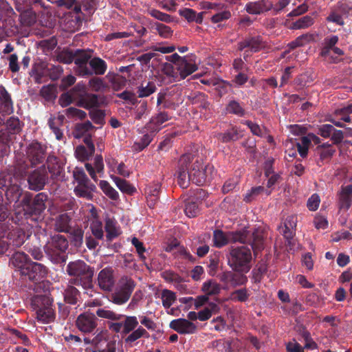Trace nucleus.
<instances>
[{"mask_svg": "<svg viewBox=\"0 0 352 352\" xmlns=\"http://www.w3.org/2000/svg\"><path fill=\"white\" fill-rule=\"evenodd\" d=\"M212 171L213 167L209 164L204 166L201 159L190 154L184 155L179 160L178 184L182 188H187L190 181L202 186L211 179Z\"/></svg>", "mask_w": 352, "mask_h": 352, "instance_id": "1", "label": "nucleus"}, {"mask_svg": "<svg viewBox=\"0 0 352 352\" xmlns=\"http://www.w3.org/2000/svg\"><path fill=\"white\" fill-rule=\"evenodd\" d=\"M251 251L244 245L232 247L228 256V263L236 272L248 273L251 269Z\"/></svg>", "mask_w": 352, "mask_h": 352, "instance_id": "2", "label": "nucleus"}, {"mask_svg": "<svg viewBox=\"0 0 352 352\" xmlns=\"http://www.w3.org/2000/svg\"><path fill=\"white\" fill-rule=\"evenodd\" d=\"M68 248V241L61 234H55L50 237L44 246V250L50 260L56 263L66 261V251Z\"/></svg>", "mask_w": 352, "mask_h": 352, "instance_id": "3", "label": "nucleus"}, {"mask_svg": "<svg viewBox=\"0 0 352 352\" xmlns=\"http://www.w3.org/2000/svg\"><path fill=\"white\" fill-rule=\"evenodd\" d=\"M32 306L36 311V318L38 322L47 324L54 321L55 313L52 299L47 294L34 296L32 298Z\"/></svg>", "mask_w": 352, "mask_h": 352, "instance_id": "4", "label": "nucleus"}, {"mask_svg": "<svg viewBox=\"0 0 352 352\" xmlns=\"http://www.w3.org/2000/svg\"><path fill=\"white\" fill-rule=\"evenodd\" d=\"M69 275L79 278L83 287H89L91 285L94 272L84 261L71 262L67 267Z\"/></svg>", "mask_w": 352, "mask_h": 352, "instance_id": "5", "label": "nucleus"}, {"mask_svg": "<svg viewBox=\"0 0 352 352\" xmlns=\"http://www.w3.org/2000/svg\"><path fill=\"white\" fill-rule=\"evenodd\" d=\"M134 281L128 277H122L118 282L116 291L111 294V302L116 305H123L126 302L135 288Z\"/></svg>", "mask_w": 352, "mask_h": 352, "instance_id": "6", "label": "nucleus"}, {"mask_svg": "<svg viewBox=\"0 0 352 352\" xmlns=\"http://www.w3.org/2000/svg\"><path fill=\"white\" fill-rule=\"evenodd\" d=\"M247 234L245 232H228L225 234L221 230L214 232L213 241L216 247L221 248L229 242H240L245 243L248 242Z\"/></svg>", "mask_w": 352, "mask_h": 352, "instance_id": "7", "label": "nucleus"}, {"mask_svg": "<svg viewBox=\"0 0 352 352\" xmlns=\"http://www.w3.org/2000/svg\"><path fill=\"white\" fill-rule=\"evenodd\" d=\"M47 274V270L43 264L32 261L28 268L25 270H23V274L22 276L37 283L45 278Z\"/></svg>", "mask_w": 352, "mask_h": 352, "instance_id": "8", "label": "nucleus"}, {"mask_svg": "<svg viewBox=\"0 0 352 352\" xmlns=\"http://www.w3.org/2000/svg\"><path fill=\"white\" fill-rule=\"evenodd\" d=\"M89 66L91 69L87 68V65H80V74L82 76L91 75L95 74L96 75H102L105 73L107 69V65L104 60L102 59L95 57L89 60Z\"/></svg>", "mask_w": 352, "mask_h": 352, "instance_id": "9", "label": "nucleus"}, {"mask_svg": "<svg viewBox=\"0 0 352 352\" xmlns=\"http://www.w3.org/2000/svg\"><path fill=\"white\" fill-rule=\"evenodd\" d=\"M297 223V217L289 215L283 221V225L280 226L279 229L284 237L286 239L289 245L294 246L293 236L295 234V228Z\"/></svg>", "mask_w": 352, "mask_h": 352, "instance_id": "10", "label": "nucleus"}, {"mask_svg": "<svg viewBox=\"0 0 352 352\" xmlns=\"http://www.w3.org/2000/svg\"><path fill=\"white\" fill-rule=\"evenodd\" d=\"M76 326L80 331L90 333L97 326L96 318L93 314H82L77 318Z\"/></svg>", "mask_w": 352, "mask_h": 352, "instance_id": "11", "label": "nucleus"}, {"mask_svg": "<svg viewBox=\"0 0 352 352\" xmlns=\"http://www.w3.org/2000/svg\"><path fill=\"white\" fill-rule=\"evenodd\" d=\"M175 67L182 79H184L198 69L195 60L192 58L187 56H184V59H180Z\"/></svg>", "mask_w": 352, "mask_h": 352, "instance_id": "12", "label": "nucleus"}, {"mask_svg": "<svg viewBox=\"0 0 352 352\" xmlns=\"http://www.w3.org/2000/svg\"><path fill=\"white\" fill-rule=\"evenodd\" d=\"M99 287L104 291H110L114 285L113 271L111 267L102 270L98 276Z\"/></svg>", "mask_w": 352, "mask_h": 352, "instance_id": "13", "label": "nucleus"}, {"mask_svg": "<svg viewBox=\"0 0 352 352\" xmlns=\"http://www.w3.org/2000/svg\"><path fill=\"white\" fill-rule=\"evenodd\" d=\"M31 262L27 254L20 252L14 253L10 260V265L18 270L21 276L23 274V270H26Z\"/></svg>", "mask_w": 352, "mask_h": 352, "instance_id": "14", "label": "nucleus"}, {"mask_svg": "<svg viewBox=\"0 0 352 352\" xmlns=\"http://www.w3.org/2000/svg\"><path fill=\"white\" fill-rule=\"evenodd\" d=\"M27 155L32 165L42 163L45 159L44 149L38 143H33L28 148Z\"/></svg>", "mask_w": 352, "mask_h": 352, "instance_id": "15", "label": "nucleus"}, {"mask_svg": "<svg viewBox=\"0 0 352 352\" xmlns=\"http://www.w3.org/2000/svg\"><path fill=\"white\" fill-rule=\"evenodd\" d=\"M170 327L179 333H192L195 331L196 326L189 320L183 318L173 320Z\"/></svg>", "mask_w": 352, "mask_h": 352, "instance_id": "16", "label": "nucleus"}, {"mask_svg": "<svg viewBox=\"0 0 352 352\" xmlns=\"http://www.w3.org/2000/svg\"><path fill=\"white\" fill-rule=\"evenodd\" d=\"M312 142L317 144L320 142V140L316 135L309 133L307 136L302 137L300 142H296L297 150L302 157L307 156L309 145Z\"/></svg>", "mask_w": 352, "mask_h": 352, "instance_id": "17", "label": "nucleus"}, {"mask_svg": "<svg viewBox=\"0 0 352 352\" xmlns=\"http://www.w3.org/2000/svg\"><path fill=\"white\" fill-rule=\"evenodd\" d=\"M47 177L40 170L33 172L28 178L30 188L34 190H41L45 184Z\"/></svg>", "mask_w": 352, "mask_h": 352, "instance_id": "18", "label": "nucleus"}, {"mask_svg": "<svg viewBox=\"0 0 352 352\" xmlns=\"http://www.w3.org/2000/svg\"><path fill=\"white\" fill-rule=\"evenodd\" d=\"M101 103L102 101L99 96L96 94H86L78 101V104L80 107L89 109L97 108Z\"/></svg>", "mask_w": 352, "mask_h": 352, "instance_id": "19", "label": "nucleus"}, {"mask_svg": "<svg viewBox=\"0 0 352 352\" xmlns=\"http://www.w3.org/2000/svg\"><path fill=\"white\" fill-rule=\"evenodd\" d=\"M169 116L166 113H160L156 116L153 117L151 121L147 124L146 129L151 133L158 131L161 126L165 122L168 121Z\"/></svg>", "mask_w": 352, "mask_h": 352, "instance_id": "20", "label": "nucleus"}, {"mask_svg": "<svg viewBox=\"0 0 352 352\" xmlns=\"http://www.w3.org/2000/svg\"><path fill=\"white\" fill-rule=\"evenodd\" d=\"M85 168L89 173L91 177L96 181L97 175L96 173H102L104 169V164L102 157L100 155H97L94 158V165L89 163L85 164Z\"/></svg>", "mask_w": 352, "mask_h": 352, "instance_id": "21", "label": "nucleus"}, {"mask_svg": "<svg viewBox=\"0 0 352 352\" xmlns=\"http://www.w3.org/2000/svg\"><path fill=\"white\" fill-rule=\"evenodd\" d=\"M160 190V185L158 183L151 184L146 188L147 204L150 208H153L157 203Z\"/></svg>", "mask_w": 352, "mask_h": 352, "instance_id": "22", "label": "nucleus"}, {"mask_svg": "<svg viewBox=\"0 0 352 352\" xmlns=\"http://www.w3.org/2000/svg\"><path fill=\"white\" fill-rule=\"evenodd\" d=\"M352 203V185H349L342 188L340 194V208L347 210Z\"/></svg>", "mask_w": 352, "mask_h": 352, "instance_id": "23", "label": "nucleus"}, {"mask_svg": "<svg viewBox=\"0 0 352 352\" xmlns=\"http://www.w3.org/2000/svg\"><path fill=\"white\" fill-rule=\"evenodd\" d=\"M0 100L2 102L0 110L6 114L12 113L13 109L10 97L5 88L2 86H0Z\"/></svg>", "mask_w": 352, "mask_h": 352, "instance_id": "24", "label": "nucleus"}, {"mask_svg": "<svg viewBox=\"0 0 352 352\" xmlns=\"http://www.w3.org/2000/svg\"><path fill=\"white\" fill-rule=\"evenodd\" d=\"M263 47L259 37L246 39L239 44V50H243L246 47L250 48L251 52H256Z\"/></svg>", "mask_w": 352, "mask_h": 352, "instance_id": "25", "label": "nucleus"}, {"mask_svg": "<svg viewBox=\"0 0 352 352\" xmlns=\"http://www.w3.org/2000/svg\"><path fill=\"white\" fill-rule=\"evenodd\" d=\"M221 289V285L212 279L205 281L201 287L202 292L207 296L218 294L220 293Z\"/></svg>", "mask_w": 352, "mask_h": 352, "instance_id": "26", "label": "nucleus"}, {"mask_svg": "<svg viewBox=\"0 0 352 352\" xmlns=\"http://www.w3.org/2000/svg\"><path fill=\"white\" fill-rule=\"evenodd\" d=\"M252 239L250 242L251 245L254 252V254H256L257 252L261 250L264 247V234L261 230L257 229L252 233Z\"/></svg>", "mask_w": 352, "mask_h": 352, "instance_id": "27", "label": "nucleus"}, {"mask_svg": "<svg viewBox=\"0 0 352 352\" xmlns=\"http://www.w3.org/2000/svg\"><path fill=\"white\" fill-rule=\"evenodd\" d=\"M95 188L94 185L85 183L83 184H78L74 188L76 195L91 199L92 197L91 191Z\"/></svg>", "mask_w": 352, "mask_h": 352, "instance_id": "28", "label": "nucleus"}, {"mask_svg": "<svg viewBox=\"0 0 352 352\" xmlns=\"http://www.w3.org/2000/svg\"><path fill=\"white\" fill-rule=\"evenodd\" d=\"M338 41V38L337 36H331L327 37L324 41V47L321 51V56L327 58L328 56H331V50L332 48H334L336 44Z\"/></svg>", "mask_w": 352, "mask_h": 352, "instance_id": "29", "label": "nucleus"}, {"mask_svg": "<svg viewBox=\"0 0 352 352\" xmlns=\"http://www.w3.org/2000/svg\"><path fill=\"white\" fill-rule=\"evenodd\" d=\"M105 230L107 232V237L109 240L117 237L120 234V228L117 226L116 222L110 219L106 221Z\"/></svg>", "mask_w": 352, "mask_h": 352, "instance_id": "30", "label": "nucleus"}, {"mask_svg": "<svg viewBox=\"0 0 352 352\" xmlns=\"http://www.w3.org/2000/svg\"><path fill=\"white\" fill-rule=\"evenodd\" d=\"M219 310V307L214 302H210L203 310L198 312V318L201 321L208 320L213 313H217Z\"/></svg>", "mask_w": 352, "mask_h": 352, "instance_id": "31", "label": "nucleus"}, {"mask_svg": "<svg viewBox=\"0 0 352 352\" xmlns=\"http://www.w3.org/2000/svg\"><path fill=\"white\" fill-rule=\"evenodd\" d=\"M89 89L93 91H104L108 87L107 84L103 79L98 77L91 78L88 83Z\"/></svg>", "mask_w": 352, "mask_h": 352, "instance_id": "32", "label": "nucleus"}, {"mask_svg": "<svg viewBox=\"0 0 352 352\" xmlns=\"http://www.w3.org/2000/svg\"><path fill=\"white\" fill-rule=\"evenodd\" d=\"M239 134L237 129L232 128L230 130L218 135V140L222 142H228L230 141H235L239 138Z\"/></svg>", "mask_w": 352, "mask_h": 352, "instance_id": "33", "label": "nucleus"}, {"mask_svg": "<svg viewBox=\"0 0 352 352\" xmlns=\"http://www.w3.org/2000/svg\"><path fill=\"white\" fill-rule=\"evenodd\" d=\"M162 305L165 308H169L176 300L175 294L168 289H164L161 293Z\"/></svg>", "mask_w": 352, "mask_h": 352, "instance_id": "34", "label": "nucleus"}, {"mask_svg": "<svg viewBox=\"0 0 352 352\" xmlns=\"http://www.w3.org/2000/svg\"><path fill=\"white\" fill-rule=\"evenodd\" d=\"M99 186L102 192L110 199L117 200L119 197L118 192L107 182L102 180Z\"/></svg>", "mask_w": 352, "mask_h": 352, "instance_id": "35", "label": "nucleus"}, {"mask_svg": "<svg viewBox=\"0 0 352 352\" xmlns=\"http://www.w3.org/2000/svg\"><path fill=\"white\" fill-rule=\"evenodd\" d=\"M111 179L117 187L123 192L131 194L134 192L135 188L131 186L126 180L116 176H111Z\"/></svg>", "mask_w": 352, "mask_h": 352, "instance_id": "36", "label": "nucleus"}, {"mask_svg": "<svg viewBox=\"0 0 352 352\" xmlns=\"http://www.w3.org/2000/svg\"><path fill=\"white\" fill-rule=\"evenodd\" d=\"M69 218L66 214L59 215L56 219L55 229L59 232H67L69 228Z\"/></svg>", "mask_w": 352, "mask_h": 352, "instance_id": "37", "label": "nucleus"}, {"mask_svg": "<svg viewBox=\"0 0 352 352\" xmlns=\"http://www.w3.org/2000/svg\"><path fill=\"white\" fill-rule=\"evenodd\" d=\"M156 91L155 84L153 82H148L144 86L143 84L138 88V96L140 98L147 97Z\"/></svg>", "mask_w": 352, "mask_h": 352, "instance_id": "38", "label": "nucleus"}, {"mask_svg": "<svg viewBox=\"0 0 352 352\" xmlns=\"http://www.w3.org/2000/svg\"><path fill=\"white\" fill-rule=\"evenodd\" d=\"M96 314L100 318H103L111 320H118L122 317L121 315L118 314L114 311L106 308L98 309L96 311Z\"/></svg>", "mask_w": 352, "mask_h": 352, "instance_id": "39", "label": "nucleus"}, {"mask_svg": "<svg viewBox=\"0 0 352 352\" xmlns=\"http://www.w3.org/2000/svg\"><path fill=\"white\" fill-rule=\"evenodd\" d=\"M49 172L52 176H57L60 173L61 167L55 157H49L47 160Z\"/></svg>", "mask_w": 352, "mask_h": 352, "instance_id": "40", "label": "nucleus"}, {"mask_svg": "<svg viewBox=\"0 0 352 352\" xmlns=\"http://www.w3.org/2000/svg\"><path fill=\"white\" fill-rule=\"evenodd\" d=\"M249 294L246 289H237L232 292L229 299L233 301L245 302L248 300Z\"/></svg>", "mask_w": 352, "mask_h": 352, "instance_id": "41", "label": "nucleus"}, {"mask_svg": "<svg viewBox=\"0 0 352 352\" xmlns=\"http://www.w3.org/2000/svg\"><path fill=\"white\" fill-rule=\"evenodd\" d=\"M78 290L73 286H69L65 292V300L72 305L76 303Z\"/></svg>", "mask_w": 352, "mask_h": 352, "instance_id": "42", "label": "nucleus"}, {"mask_svg": "<svg viewBox=\"0 0 352 352\" xmlns=\"http://www.w3.org/2000/svg\"><path fill=\"white\" fill-rule=\"evenodd\" d=\"M244 273H234L232 272V276L230 283L233 287L240 286L243 285L246 283L248 281V278L245 275L243 274Z\"/></svg>", "mask_w": 352, "mask_h": 352, "instance_id": "43", "label": "nucleus"}, {"mask_svg": "<svg viewBox=\"0 0 352 352\" xmlns=\"http://www.w3.org/2000/svg\"><path fill=\"white\" fill-rule=\"evenodd\" d=\"M226 111L228 113H234L239 116L244 115V110L243 107L235 100H232L229 102L226 107Z\"/></svg>", "mask_w": 352, "mask_h": 352, "instance_id": "44", "label": "nucleus"}, {"mask_svg": "<svg viewBox=\"0 0 352 352\" xmlns=\"http://www.w3.org/2000/svg\"><path fill=\"white\" fill-rule=\"evenodd\" d=\"M314 23V19L310 16H305L300 19H299L298 21H296L294 25L293 28L294 29H302V28H307L309 26H311Z\"/></svg>", "mask_w": 352, "mask_h": 352, "instance_id": "45", "label": "nucleus"}, {"mask_svg": "<svg viewBox=\"0 0 352 352\" xmlns=\"http://www.w3.org/2000/svg\"><path fill=\"white\" fill-rule=\"evenodd\" d=\"M89 115L92 120L98 124H102L104 122V113L102 110L94 108L90 110Z\"/></svg>", "mask_w": 352, "mask_h": 352, "instance_id": "46", "label": "nucleus"}, {"mask_svg": "<svg viewBox=\"0 0 352 352\" xmlns=\"http://www.w3.org/2000/svg\"><path fill=\"white\" fill-rule=\"evenodd\" d=\"M91 229L96 238L101 239L103 237L102 225L100 221L97 219L94 220L91 223Z\"/></svg>", "mask_w": 352, "mask_h": 352, "instance_id": "47", "label": "nucleus"}, {"mask_svg": "<svg viewBox=\"0 0 352 352\" xmlns=\"http://www.w3.org/2000/svg\"><path fill=\"white\" fill-rule=\"evenodd\" d=\"M147 334L146 331L142 328V327H138L137 329L133 331L128 337L126 338L125 341L127 343H131L138 339L144 336Z\"/></svg>", "mask_w": 352, "mask_h": 352, "instance_id": "48", "label": "nucleus"}, {"mask_svg": "<svg viewBox=\"0 0 352 352\" xmlns=\"http://www.w3.org/2000/svg\"><path fill=\"white\" fill-rule=\"evenodd\" d=\"M313 38L311 34H303L298 36L295 41L289 43L291 48L302 46L308 43Z\"/></svg>", "mask_w": 352, "mask_h": 352, "instance_id": "49", "label": "nucleus"}, {"mask_svg": "<svg viewBox=\"0 0 352 352\" xmlns=\"http://www.w3.org/2000/svg\"><path fill=\"white\" fill-rule=\"evenodd\" d=\"M138 324L137 318L135 316H126L124 322V331L129 333L133 330Z\"/></svg>", "mask_w": 352, "mask_h": 352, "instance_id": "50", "label": "nucleus"}, {"mask_svg": "<svg viewBox=\"0 0 352 352\" xmlns=\"http://www.w3.org/2000/svg\"><path fill=\"white\" fill-rule=\"evenodd\" d=\"M73 176L78 184L89 183L88 177L81 168H76L73 171Z\"/></svg>", "mask_w": 352, "mask_h": 352, "instance_id": "51", "label": "nucleus"}, {"mask_svg": "<svg viewBox=\"0 0 352 352\" xmlns=\"http://www.w3.org/2000/svg\"><path fill=\"white\" fill-rule=\"evenodd\" d=\"M263 189L264 188L261 186L252 188L251 190L248 191L244 195V201L246 202L252 201L258 195H259L263 190Z\"/></svg>", "mask_w": 352, "mask_h": 352, "instance_id": "52", "label": "nucleus"}, {"mask_svg": "<svg viewBox=\"0 0 352 352\" xmlns=\"http://www.w3.org/2000/svg\"><path fill=\"white\" fill-rule=\"evenodd\" d=\"M320 157L322 159H327L331 157L335 150L333 149L329 145L323 144L318 148Z\"/></svg>", "mask_w": 352, "mask_h": 352, "instance_id": "53", "label": "nucleus"}, {"mask_svg": "<svg viewBox=\"0 0 352 352\" xmlns=\"http://www.w3.org/2000/svg\"><path fill=\"white\" fill-rule=\"evenodd\" d=\"M184 212L190 218L195 217L199 212V208L196 203L188 202L185 206Z\"/></svg>", "mask_w": 352, "mask_h": 352, "instance_id": "54", "label": "nucleus"}, {"mask_svg": "<svg viewBox=\"0 0 352 352\" xmlns=\"http://www.w3.org/2000/svg\"><path fill=\"white\" fill-rule=\"evenodd\" d=\"M66 114L68 117L77 118L80 120L84 119L87 115L84 111L74 107H69L66 109Z\"/></svg>", "mask_w": 352, "mask_h": 352, "instance_id": "55", "label": "nucleus"}, {"mask_svg": "<svg viewBox=\"0 0 352 352\" xmlns=\"http://www.w3.org/2000/svg\"><path fill=\"white\" fill-rule=\"evenodd\" d=\"M320 199L317 194L312 195L308 199L307 206L309 210L315 211L318 209Z\"/></svg>", "mask_w": 352, "mask_h": 352, "instance_id": "56", "label": "nucleus"}, {"mask_svg": "<svg viewBox=\"0 0 352 352\" xmlns=\"http://www.w3.org/2000/svg\"><path fill=\"white\" fill-rule=\"evenodd\" d=\"M41 94L46 100H50L55 97V89L51 85L44 86L41 90Z\"/></svg>", "mask_w": 352, "mask_h": 352, "instance_id": "57", "label": "nucleus"}, {"mask_svg": "<svg viewBox=\"0 0 352 352\" xmlns=\"http://www.w3.org/2000/svg\"><path fill=\"white\" fill-rule=\"evenodd\" d=\"M244 124H245L250 128L254 135L261 136L265 133L264 129H262L257 124L253 123L250 121H245Z\"/></svg>", "mask_w": 352, "mask_h": 352, "instance_id": "58", "label": "nucleus"}, {"mask_svg": "<svg viewBox=\"0 0 352 352\" xmlns=\"http://www.w3.org/2000/svg\"><path fill=\"white\" fill-rule=\"evenodd\" d=\"M246 11L251 14H259L263 13L258 1L248 3L245 6Z\"/></svg>", "mask_w": 352, "mask_h": 352, "instance_id": "59", "label": "nucleus"}, {"mask_svg": "<svg viewBox=\"0 0 352 352\" xmlns=\"http://www.w3.org/2000/svg\"><path fill=\"white\" fill-rule=\"evenodd\" d=\"M156 30H157L159 34L163 37L167 38L171 35L172 31L170 28L163 23H156Z\"/></svg>", "mask_w": 352, "mask_h": 352, "instance_id": "60", "label": "nucleus"}, {"mask_svg": "<svg viewBox=\"0 0 352 352\" xmlns=\"http://www.w3.org/2000/svg\"><path fill=\"white\" fill-rule=\"evenodd\" d=\"M111 168L115 173L123 177H128L130 174L129 171L123 163L116 164L114 166H111Z\"/></svg>", "mask_w": 352, "mask_h": 352, "instance_id": "61", "label": "nucleus"}, {"mask_svg": "<svg viewBox=\"0 0 352 352\" xmlns=\"http://www.w3.org/2000/svg\"><path fill=\"white\" fill-rule=\"evenodd\" d=\"M74 98V96L72 93H65L60 96L59 103L62 107H67L72 103Z\"/></svg>", "mask_w": 352, "mask_h": 352, "instance_id": "62", "label": "nucleus"}, {"mask_svg": "<svg viewBox=\"0 0 352 352\" xmlns=\"http://www.w3.org/2000/svg\"><path fill=\"white\" fill-rule=\"evenodd\" d=\"M132 244L135 247L137 252L138 253L140 257L142 259H144L145 256L144 253L145 252V248L143 246V243L140 242L136 237H133L131 240Z\"/></svg>", "mask_w": 352, "mask_h": 352, "instance_id": "63", "label": "nucleus"}, {"mask_svg": "<svg viewBox=\"0 0 352 352\" xmlns=\"http://www.w3.org/2000/svg\"><path fill=\"white\" fill-rule=\"evenodd\" d=\"M287 350L289 352H304L303 348L295 340L289 342L287 344Z\"/></svg>", "mask_w": 352, "mask_h": 352, "instance_id": "64", "label": "nucleus"}]
</instances>
